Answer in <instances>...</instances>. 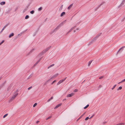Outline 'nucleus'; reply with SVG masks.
Here are the masks:
<instances>
[{
  "instance_id": "obj_1",
  "label": "nucleus",
  "mask_w": 125,
  "mask_h": 125,
  "mask_svg": "<svg viewBox=\"0 0 125 125\" xmlns=\"http://www.w3.org/2000/svg\"><path fill=\"white\" fill-rule=\"evenodd\" d=\"M66 78H64L62 80L60 81L57 83V85H59L61 83H62L66 79Z\"/></svg>"
},
{
  "instance_id": "obj_2",
  "label": "nucleus",
  "mask_w": 125,
  "mask_h": 125,
  "mask_svg": "<svg viewBox=\"0 0 125 125\" xmlns=\"http://www.w3.org/2000/svg\"><path fill=\"white\" fill-rule=\"evenodd\" d=\"M74 94L73 93H72L71 94H69L67 95V97H71L72 96H73Z\"/></svg>"
},
{
  "instance_id": "obj_3",
  "label": "nucleus",
  "mask_w": 125,
  "mask_h": 125,
  "mask_svg": "<svg viewBox=\"0 0 125 125\" xmlns=\"http://www.w3.org/2000/svg\"><path fill=\"white\" fill-rule=\"evenodd\" d=\"M58 75V73H57V74H56L55 75L52 76L51 78V79H52L56 77Z\"/></svg>"
},
{
  "instance_id": "obj_4",
  "label": "nucleus",
  "mask_w": 125,
  "mask_h": 125,
  "mask_svg": "<svg viewBox=\"0 0 125 125\" xmlns=\"http://www.w3.org/2000/svg\"><path fill=\"white\" fill-rule=\"evenodd\" d=\"M62 105V104H58V105H56L54 108V109H56V108H58V107H59V106H61V105Z\"/></svg>"
},
{
  "instance_id": "obj_5",
  "label": "nucleus",
  "mask_w": 125,
  "mask_h": 125,
  "mask_svg": "<svg viewBox=\"0 0 125 125\" xmlns=\"http://www.w3.org/2000/svg\"><path fill=\"white\" fill-rule=\"evenodd\" d=\"M125 124L124 123H120L115 125H124Z\"/></svg>"
},
{
  "instance_id": "obj_6",
  "label": "nucleus",
  "mask_w": 125,
  "mask_h": 125,
  "mask_svg": "<svg viewBox=\"0 0 125 125\" xmlns=\"http://www.w3.org/2000/svg\"><path fill=\"white\" fill-rule=\"evenodd\" d=\"M73 5V4H71V5H70L69 6L68 8V9H70V8L72 7V6Z\"/></svg>"
},
{
  "instance_id": "obj_7",
  "label": "nucleus",
  "mask_w": 125,
  "mask_h": 125,
  "mask_svg": "<svg viewBox=\"0 0 125 125\" xmlns=\"http://www.w3.org/2000/svg\"><path fill=\"white\" fill-rule=\"evenodd\" d=\"M65 14V12H62L61 14V16H63Z\"/></svg>"
},
{
  "instance_id": "obj_8",
  "label": "nucleus",
  "mask_w": 125,
  "mask_h": 125,
  "mask_svg": "<svg viewBox=\"0 0 125 125\" xmlns=\"http://www.w3.org/2000/svg\"><path fill=\"white\" fill-rule=\"evenodd\" d=\"M14 35V33H12L9 36V37L10 38L12 36Z\"/></svg>"
},
{
  "instance_id": "obj_9",
  "label": "nucleus",
  "mask_w": 125,
  "mask_h": 125,
  "mask_svg": "<svg viewBox=\"0 0 125 125\" xmlns=\"http://www.w3.org/2000/svg\"><path fill=\"white\" fill-rule=\"evenodd\" d=\"M5 3V2H2L0 3V4L2 5H3Z\"/></svg>"
},
{
  "instance_id": "obj_10",
  "label": "nucleus",
  "mask_w": 125,
  "mask_h": 125,
  "mask_svg": "<svg viewBox=\"0 0 125 125\" xmlns=\"http://www.w3.org/2000/svg\"><path fill=\"white\" fill-rule=\"evenodd\" d=\"M125 47V46H123L122 47L120 48L118 51L117 53H118L123 48H124Z\"/></svg>"
},
{
  "instance_id": "obj_11",
  "label": "nucleus",
  "mask_w": 125,
  "mask_h": 125,
  "mask_svg": "<svg viewBox=\"0 0 125 125\" xmlns=\"http://www.w3.org/2000/svg\"><path fill=\"white\" fill-rule=\"evenodd\" d=\"M54 65V64H52V65H51L49 67H48V68L49 69V68L53 66Z\"/></svg>"
},
{
  "instance_id": "obj_12",
  "label": "nucleus",
  "mask_w": 125,
  "mask_h": 125,
  "mask_svg": "<svg viewBox=\"0 0 125 125\" xmlns=\"http://www.w3.org/2000/svg\"><path fill=\"white\" fill-rule=\"evenodd\" d=\"M122 87L121 86L120 87H119L117 89V90H121L122 89Z\"/></svg>"
},
{
  "instance_id": "obj_13",
  "label": "nucleus",
  "mask_w": 125,
  "mask_h": 125,
  "mask_svg": "<svg viewBox=\"0 0 125 125\" xmlns=\"http://www.w3.org/2000/svg\"><path fill=\"white\" fill-rule=\"evenodd\" d=\"M8 115L7 114H6L5 115L3 116V118H4L6 116H7Z\"/></svg>"
},
{
  "instance_id": "obj_14",
  "label": "nucleus",
  "mask_w": 125,
  "mask_h": 125,
  "mask_svg": "<svg viewBox=\"0 0 125 125\" xmlns=\"http://www.w3.org/2000/svg\"><path fill=\"white\" fill-rule=\"evenodd\" d=\"M89 105L88 104L86 106L84 107V108L85 109L88 107L89 106Z\"/></svg>"
},
{
  "instance_id": "obj_15",
  "label": "nucleus",
  "mask_w": 125,
  "mask_h": 125,
  "mask_svg": "<svg viewBox=\"0 0 125 125\" xmlns=\"http://www.w3.org/2000/svg\"><path fill=\"white\" fill-rule=\"evenodd\" d=\"M125 81V79H124V80H122L121 82L119 83H118L119 84L120 83H122V82H124Z\"/></svg>"
},
{
  "instance_id": "obj_16",
  "label": "nucleus",
  "mask_w": 125,
  "mask_h": 125,
  "mask_svg": "<svg viewBox=\"0 0 125 125\" xmlns=\"http://www.w3.org/2000/svg\"><path fill=\"white\" fill-rule=\"evenodd\" d=\"M29 18V16L28 15H26L25 17V19H28Z\"/></svg>"
},
{
  "instance_id": "obj_17",
  "label": "nucleus",
  "mask_w": 125,
  "mask_h": 125,
  "mask_svg": "<svg viewBox=\"0 0 125 125\" xmlns=\"http://www.w3.org/2000/svg\"><path fill=\"white\" fill-rule=\"evenodd\" d=\"M42 9V7H40V8H39L38 9V10L39 11H40Z\"/></svg>"
},
{
  "instance_id": "obj_18",
  "label": "nucleus",
  "mask_w": 125,
  "mask_h": 125,
  "mask_svg": "<svg viewBox=\"0 0 125 125\" xmlns=\"http://www.w3.org/2000/svg\"><path fill=\"white\" fill-rule=\"evenodd\" d=\"M37 105V103H35L33 105V107H35Z\"/></svg>"
},
{
  "instance_id": "obj_19",
  "label": "nucleus",
  "mask_w": 125,
  "mask_h": 125,
  "mask_svg": "<svg viewBox=\"0 0 125 125\" xmlns=\"http://www.w3.org/2000/svg\"><path fill=\"white\" fill-rule=\"evenodd\" d=\"M34 11L33 10H32L30 12L31 13L33 14L34 13Z\"/></svg>"
},
{
  "instance_id": "obj_20",
  "label": "nucleus",
  "mask_w": 125,
  "mask_h": 125,
  "mask_svg": "<svg viewBox=\"0 0 125 125\" xmlns=\"http://www.w3.org/2000/svg\"><path fill=\"white\" fill-rule=\"evenodd\" d=\"M92 61H90L88 63V65L89 66L90 64H91V62H92Z\"/></svg>"
},
{
  "instance_id": "obj_21",
  "label": "nucleus",
  "mask_w": 125,
  "mask_h": 125,
  "mask_svg": "<svg viewBox=\"0 0 125 125\" xmlns=\"http://www.w3.org/2000/svg\"><path fill=\"white\" fill-rule=\"evenodd\" d=\"M116 85H115L114 86H113V88H112V90L113 89L115 88V87H116Z\"/></svg>"
},
{
  "instance_id": "obj_22",
  "label": "nucleus",
  "mask_w": 125,
  "mask_h": 125,
  "mask_svg": "<svg viewBox=\"0 0 125 125\" xmlns=\"http://www.w3.org/2000/svg\"><path fill=\"white\" fill-rule=\"evenodd\" d=\"M78 91V90H77V89H75L73 91V92H77Z\"/></svg>"
},
{
  "instance_id": "obj_23",
  "label": "nucleus",
  "mask_w": 125,
  "mask_h": 125,
  "mask_svg": "<svg viewBox=\"0 0 125 125\" xmlns=\"http://www.w3.org/2000/svg\"><path fill=\"white\" fill-rule=\"evenodd\" d=\"M51 116H50L49 117H48L47 118V119H46V120H48L49 119H50V118H51Z\"/></svg>"
},
{
  "instance_id": "obj_24",
  "label": "nucleus",
  "mask_w": 125,
  "mask_h": 125,
  "mask_svg": "<svg viewBox=\"0 0 125 125\" xmlns=\"http://www.w3.org/2000/svg\"><path fill=\"white\" fill-rule=\"evenodd\" d=\"M89 119V117H87L85 119V120H88Z\"/></svg>"
},
{
  "instance_id": "obj_25",
  "label": "nucleus",
  "mask_w": 125,
  "mask_h": 125,
  "mask_svg": "<svg viewBox=\"0 0 125 125\" xmlns=\"http://www.w3.org/2000/svg\"><path fill=\"white\" fill-rule=\"evenodd\" d=\"M16 97H14V95L12 96V99H14Z\"/></svg>"
},
{
  "instance_id": "obj_26",
  "label": "nucleus",
  "mask_w": 125,
  "mask_h": 125,
  "mask_svg": "<svg viewBox=\"0 0 125 125\" xmlns=\"http://www.w3.org/2000/svg\"><path fill=\"white\" fill-rule=\"evenodd\" d=\"M18 95V94H15L14 95V97H16L17 95Z\"/></svg>"
},
{
  "instance_id": "obj_27",
  "label": "nucleus",
  "mask_w": 125,
  "mask_h": 125,
  "mask_svg": "<svg viewBox=\"0 0 125 125\" xmlns=\"http://www.w3.org/2000/svg\"><path fill=\"white\" fill-rule=\"evenodd\" d=\"M56 81L55 80H54L52 83V84H53Z\"/></svg>"
},
{
  "instance_id": "obj_28",
  "label": "nucleus",
  "mask_w": 125,
  "mask_h": 125,
  "mask_svg": "<svg viewBox=\"0 0 125 125\" xmlns=\"http://www.w3.org/2000/svg\"><path fill=\"white\" fill-rule=\"evenodd\" d=\"M31 88H32V87H31H31H29V88H28V90H30V89H31Z\"/></svg>"
},
{
  "instance_id": "obj_29",
  "label": "nucleus",
  "mask_w": 125,
  "mask_h": 125,
  "mask_svg": "<svg viewBox=\"0 0 125 125\" xmlns=\"http://www.w3.org/2000/svg\"><path fill=\"white\" fill-rule=\"evenodd\" d=\"M4 42V41H2V42L0 43V45H1L2 43Z\"/></svg>"
},
{
  "instance_id": "obj_30",
  "label": "nucleus",
  "mask_w": 125,
  "mask_h": 125,
  "mask_svg": "<svg viewBox=\"0 0 125 125\" xmlns=\"http://www.w3.org/2000/svg\"><path fill=\"white\" fill-rule=\"evenodd\" d=\"M103 76H101L99 78V79H102L103 78Z\"/></svg>"
},
{
  "instance_id": "obj_31",
  "label": "nucleus",
  "mask_w": 125,
  "mask_h": 125,
  "mask_svg": "<svg viewBox=\"0 0 125 125\" xmlns=\"http://www.w3.org/2000/svg\"><path fill=\"white\" fill-rule=\"evenodd\" d=\"M53 97L52 96L51 97V98L50 99H51V100L52 99H53Z\"/></svg>"
},
{
  "instance_id": "obj_32",
  "label": "nucleus",
  "mask_w": 125,
  "mask_h": 125,
  "mask_svg": "<svg viewBox=\"0 0 125 125\" xmlns=\"http://www.w3.org/2000/svg\"><path fill=\"white\" fill-rule=\"evenodd\" d=\"M51 100L50 99H49L48 101V102H49Z\"/></svg>"
},
{
  "instance_id": "obj_33",
  "label": "nucleus",
  "mask_w": 125,
  "mask_h": 125,
  "mask_svg": "<svg viewBox=\"0 0 125 125\" xmlns=\"http://www.w3.org/2000/svg\"><path fill=\"white\" fill-rule=\"evenodd\" d=\"M102 85H100L99 86V88H100V87H102Z\"/></svg>"
},
{
  "instance_id": "obj_34",
  "label": "nucleus",
  "mask_w": 125,
  "mask_h": 125,
  "mask_svg": "<svg viewBox=\"0 0 125 125\" xmlns=\"http://www.w3.org/2000/svg\"><path fill=\"white\" fill-rule=\"evenodd\" d=\"M72 31V30H70L68 32V33L69 32L71 31Z\"/></svg>"
},
{
  "instance_id": "obj_35",
  "label": "nucleus",
  "mask_w": 125,
  "mask_h": 125,
  "mask_svg": "<svg viewBox=\"0 0 125 125\" xmlns=\"http://www.w3.org/2000/svg\"><path fill=\"white\" fill-rule=\"evenodd\" d=\"M66 100V99H64L63 100V101H64V100Z\"/></svg>"
},
{
  "instance_id": "obj_36",
  "label": "nucleus",
  "mask_w": 125,
  "mask_h": 125,
  "mask_svg": "<svg viewBox=\"0 0 125 125\" xmlns=\"http://www.w3.org/2000/svg\"><path fill=\"white\" fill-rule=\"evenodd\" d=\"M38 122H39V121H37V123H38Z\"/></svg>"
},
{
  "instance_id": "obj_37",
  "label": "nucleus",
  "mask_w": 125,
  "mask_h": 125,
  "mask_svg": "<svg viewBox=\"0 0 125 125\" xmlns=\"http://www.w3.org/2000/svg\"><path fill=\"white\" fill-rule=\"evenodd\" d=\"M92 117H93V116H92V117H91V118H92Z\"/></svg>"
}]
</instances>
